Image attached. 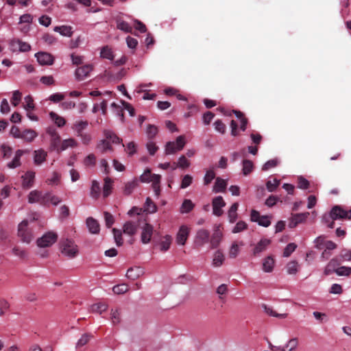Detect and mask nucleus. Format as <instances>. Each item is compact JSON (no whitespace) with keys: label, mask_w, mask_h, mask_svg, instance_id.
Returning <instances> with one entry per match:
<instances>
[{"label":"nucleus","mask_w":351,"mask_h":351,"mask_svg":"<svg viewBox=\"0 0 351 351\" xmlns=\"http://www.w3.org/2000/svg\"><path fill=\"white\" fill-rule=\"evenodd\" d=\"M106 309H107V305L104 303L95 304L91 306V311L93 312L99 313L100 314L102 312L106 311Z\"/></svg>","instance_id":"bf43d9fd"},{"label":"nucleus","mask_w":351,"mask_h":351,"mask_svg":"<svg viewBox=\"0 0 351 351\" xmlns=\"http://www.w3.org/2000/svg\"><path fill=\"white\" fill-rule=\"evenodd\" d=\"M178 163L179 167L182 169H186L191 165L190 161L184 155L179 158Z\"/></svg>","instance_id":"0e129e2a"},{"label":"nucleus","mask_w":351,"mask_h":351,"mask_svg":"<svg viewBox=\"0 0 351 351\" xmlns=\"http://www.w3.org/2000/svg\"><path fill=\"white\" fill-rule=\"evenodd\" d=\"M247 228V224L243 221H239L237 223L232 232L233 233H239L246 230Z\"/></svg>","instance_id":"864d4df0"},{"label":"nucleus","mask_w":351,"mask_h":351,"mask_svg":"<svg viewBox=\"0 0 351 351\" xmlns=\"http://www.w3.org/2000/svg\"><path fill=\"white\" fill-rule=\"evenodd\" d=\"M225 257L223 254L219 250H218L214 254L213 265L214 267H220L223 263Z\"/></svg>","instance_id":"f704fd0d"},{"label":"nucleus","mask_w":351,"mask_h":351,"mask_svg":"<svg viewBox=\"0 0 351 351\" xmlns=\"http://www.w3.org/2000/svg\"><path fill=\"white\" fill-rule=\"evenodd\" d=\"M250 219L252 221L257 222L258 225L263 227H268L271 224L270 217L269 216H261L259 212L256 210H252Z\"/></svg>","instance_id":"423d86ee"},{"label":"nucleus","mask_w":351,"mask_h":351,"mask_svg":"<svg viewBox=\"0 0 351 351\" xmlns=\"http://www.w3.org/2000/svg\"><path fill=\"white\" fill-rule=\"evenodd\" d=\"M296 247L297 245L295 243H289L284 250L283 256L289 257L295 250Z\"/></svg>","instance_id":"680f3d73"},{"label":"nucleus","mask_w":351,"mask_h":351,"mask_svg":"<svg viewBox=\"0 0 351 351\" xmlns=\"http://www.w3.org/2000/svg\"><path fill=\"white\" fill-rule=\"evenodd\" d=\"M146 133H147V137L149 139H152L158 134V128L154 125L149 124L147 125V128L146 130Z\"/></svg>","instance_id":"49530a36"},{"label":"nucleus","mask_w":351,"mask_h":351,"mask_svg":"<svg viewBox=\"0 0 351 351\" xmlns=\"http://www.w3.org/2000/svg\"><path fill=\"white\" fill-rule=\"evenodd\" d=\"M160 180L161 176H154V182L152 184L153 190L155 193L156 197H159L160 194Z\"/></svg>","instance_id":"37998d69"},{"label":"nucleus","mask_w":351,"mask_h":351,"mask_svg":"<svg viewBox=\"0 0 351 351\" xmlns=\"http://www.w3.org/2000/svg\"><path fill=\"white\" fill-rule=\"evenodd\" d=\"M23 154V152L22 150H20V149L17 150L16 152L14 158L10 162H9L8 164V167L9 168L13 169V168H16V167L20 166L21 165L20 159H21V157L22 156Z\"/></svg>","instance_id":"72a5a7b5"},{"label":"nucleus","mask_w":351,"mask_h":351,"mask_svg":"<svg viewBox=\"0 0 351 351\" xmlns=\"http://www.w3.org/2000/svg\"><path fill=\"white\" fill-rule=\"evenodd\" d=\"M347 214V210L339 206H335L330 213L329 217L333 220L346 219Z\"/></svg>","instance_id":"2eb2a0df"},{"label":"nucleus","mask_w":351,"mask_h":351,"mask_svg":"<svg viewBox=\"0 0 351 351\" xmlns=\"http://www.w3.org/2000/svg\"><path fill=\"white\" fill-rule=\"evenodd\" d=\"M271 241L267 239H261L255 246L253 250L254 256H258L260 253L266 250L267 247L270 244Z\"/></svg>","instance_id":"f3484780"},{"label":"nucleus","mask_w":351,"mask_h":351,"mask_svg":"<svg viewBox=\"0 0 351 351\" xmlns=\"http://www.w3.org/2000/svg\"><path fill=\"white\" fill-rule=\"evenodd\" d=\"M254 169V165L253 162L251 160H243V173L245 176H247L250 174Z\"/></svg>","instance_id":"a19ab883"},{"label":"nucleus","mask_w":351,"mask_h":351,"mask_svg":"<svg viewBox=\"0 0 351 351\" xmlns=\"http://www.w3.org/2000/svg\"><path fill=\"white\" fill-rule=\"evenodd\" d=\"M263 308L265 309V311L267 314H268L270 316L284 319L287 317V313H277L276 311L273 310L271 307L267 306L265 304H263Z\"/></svg>","instance_id":"ea45409f"},{"label":"nucleus","mask_w":351,"mask_h":351,"mask_svg":"<svg viewBox=\"0 0 351 351\" xmlns=\"http://www.w3.org/2000/svg\"><path fill=\"white\" fill-rule=\"evenodd\" d=\"M222 233L219 230V228H217L215 230L213 234L211 236L210 243V247L212 249L217 248L218 245H219L221 239H222Z\"/></svg>","instance_id":"a211bd4d"},{"label":"nucleus","mask_w":351,"mask_h":351,"mask_svg":"<svg viewBox=\"0 0 351 351\" xmlns=\"http://www.w3.org/2000/svg\"><path fill=\"white\" fill-rule=\"evenodd\" d=\"M86 226L91 234H98L100 230L99 223L93 217H88L86 219Z\"/></svg>","instance_id":"6ab92c4d"},{"label":"nucleus","mask_w":351,"mask_h":351,"mask_svg":"<svg viewBox=\"0 0 351 351\" xmlns=\"http://www.w3.org/2000/svg\"><path fill=\"white\" fill-rule=\"evenodd\" d=\"M227 186V182L221 178H217L213 186V191L215 193L223 192Z\"/></svg>","instance_id":"393cba45"},{"label":"nucleus","mask_w":351,"mask_h":351,"mask_svg":"<svg viewBox=\"0 0 351 351\" xmlns=\"http://www.w3.org/2000/svg\"><path fill=\"white\" fill-rule=\"evenodd\" d=\"M101 57L112 60L114 58L113 52L108 46L104 47L101 51Z\"/></svg>","instance_id":"c03bdc74"},{"label":"nucleus","mask_w":351,"mask_h":351,"mask_svg":"<svg viewBox=\"0 0 351 351\" xmlns=\"http://www.w3.org/2000/svg\"><path fill=\"white\" fill-rule=\"evenodd\" d=\"M22 186L25 189H28L34 185L35 172L33 171H27L23 176H22Z\"/></svg>","instance_id":"ddd939ff"},{"label":"nucleus","mask_w":351,"mask_h":351,"mask_svg":"<svg viewBox=\"0 0 351 351\" xmlns=\"http://www.w3.org/2000/svg\"><path fill=\"white\" fill-rule=\"evenodd\" d=\"M100 186L97 181L93 180L90 189V196L93 198L97 199L100 195Z\"/></svg>","instance_id":"58836bf2"},{"label":"nucleus","mask_w":351,"mask_h":351,"mask_svg":"<svg viewBox=\"0 0 351 351\" xmlns=\"http://www.w3.org/2000/svg\"><path fill=\"white\" fill-rule=\"evenodd\" d=\"M49 117L51 119V120L56 123V125L59 128H62L66 124L65 119L62 117L59 116L54 112H49Z\"/></svg>","instance_id":"2f4dec72"},{"label":"nucleus","mask_w":351,"mask_h":351,"mask_svg":"<svg viewBox=\"0 0 351 351\" xmlns=\"http://www.w3.org/2000/svg\"><path fill=\"white\" fill-rule=\"evenodd\" d=\"M309 216V213H302L298 214H292L289 219V227L290 228H295L298 224L306 221Z\"/></svg>","instance_id":"0eeeda50"},{"label":"nucleus","mask_w":351,"mask_h":351,"mask_svg":"<svg viewBox=\"0 0 351 351\" xmlns=\"http://www.w3.org/2000/svg\"><path fill=\"white\" fill-rule=\"evenodd\" d=\"M160 176L159 174L152 173L150 169H147L145 170L143 173L140 176V180L141 182L149 183L152 182V184L154 182V176Z\"/></svg>","instance_id":"4be33fe9"},{"label":"nucleus","mask_w":351,"mask_h":351,"mask_svg":"<svg viewBox=\"0 0 351 351\" xmlns=\"http://www.w3.org/2000/svg\"><path fill=\"white\" fill-rule=\"evenodd\" d=\"M138 186V181L137 180L134 179L132 181L128 182L125 183L124 189H123V193L126 195H130L133 191Z\"/></svg>","instance_id":"473e14b6"},{"label":"nucleus","mask_w":351,"mask_h":351,"mask_svg":"<svg viewBox=\"0 0 351 351\" xmlns=\"http://www.w3.org/2000/svg\"><path fill=\"white\" fill-rule=\"evenodd\" d=\"M47 133L50 136L51 145L54 149L59 150L60 136L54 126H50L47 129Z\"/></svg>","instance_id":"6e6552de"},{"label":"nucleus","mask_w":351,"mask_h":351,"mask_svg":"<svg viewBox=\"0 0 351 351\" xmlns=\"http://www.w3.org/2000/svg\"><path fill=\"white\" fill-rule=\"evenodd\" d=\"M112 291L115 294H123L128 291V286L126 284H121L113 287Z\"/></svg>","instance_id":"603ef678"},{"label":"nucleus","mask_w":351,"mask_h":351,"mask_svg":"<svg viewBox=\"0 0 351 351\" xmlns=\"http://www.w3.org/2000/svg\"><path fill=\"white\" fill-rule=\"evenodd\" d=\"M139 223L140 222H138V221H129L125 222L123 227V232L130 236L135 234Z\"/></svg>","instance_id":"dca6fc26"},{"label":"nucleus","mask_w":351,"mask_h":351,"mask_svg":"<svg viewBox=\"0 0 351 351\" xmlns=\"http://www.w3.org/2000/svg\"><path fill=\"white\" fill-rule=\"evenodd\" d=\"M194 207L195 204L192 202L191 199H184L180 208V213H189L194 208Z\"/></svg>","instance_id":"c9c22d12"},{"label":"nucleus","mask_w":351,"mask_h":351,"mask_svg":"<svg viewBox=\"0 0 351 351\" xmlns=\"http://www.w3.org/2000/svg\"><path fill=\"white\" fill-rule=\"evenodd\" d=\"M91 337L92 335H90V334H84L78 340L77 343V347L80 348L85 346L90 340Z\"/></svg>","instance_id":"e2e57ef3"},{"label":"nucleus","mask_w":351,"mask_h":351,"mask_svg":"<svg viewBox=\"0 0 351 351\" xmlns=\"http://www.w3.org/2000/svg\"><path fill=\"white\" fill-rule=\"evenodd\" d=\"M298 345V340L297 338H293L289 341L287 344L286 345V350L287 351H295V349Z\"/></svg>","instance_id":"69168bd1"},{"label":"nucleus","mask_w":351,"mask_h":351,"mask_svg":"<svg viewBox=\"0 0 351 351\" xmlns=\"http://www.w3.org/2000/svg\"><path fill=\"white\" fill-rule=\"evenodd\" d=\"M190 230L186 226H181L176 235V243L178 245H184L188 239Z\"/></svg>","instance_id":"9d476101"},{"label":"nucleus","mask_w":351,"mask_h":351,"mask_svg":"<svg viewBox=\"0 0 351 351\" xmlns=\"http://www.w3.org/2000/svg\"><path fill=\"white\" fill-rule=\"evenodd\" d=\"M145 223L141 227V241L143 244H147L150 242L153 233L154 227L152 225L147 223L144 219Z\"/></svg>","instance_id":"39448f33"},{"label":"nucleus","mask_w":351,"mask_h":351,"mask_svg":"<svg viewBox=\"0 0 351 351\" xmlns=\"http://www.w3.org/2000/svg\"><path fill=\"white\" fill-rule=\"evenodd\" d=\"M47 156V152L43 149L36 150L34 152V162L36 165H41Z\"/></svg>","instance_id":"aec40b11"},{"label":"nucleus","mask_w":351,"mask_h":351,"mask_svg":"<svg viewBox=\"0 0 351 351\" xmlns=\"http://www.w3.org/2000/svg\"><path fill=\"white\" fill-rule=\"evenodd\" d=\"M104 135L107 139L110 141L112 143L119 144L120 143L122 140L117 136L116 134L112 132V131L107 130L104 132Z\"/></svg>","instance_id":"79ce46f5"},{"label":"nucleus","mask_w":351,"mask_h":351,"mask_svg":"<svg viewBox=\"0 0 351 351\" xmlns=\"http://www.w3.org/2000/svg\"><path fill=\"white\" fill-rule=\"evenodd\" d=\"M117 27L125 32H132V27L121 18L117 19Z\"/></svg>","instance_id":"e433bc0d"},{"label":"nucleus","mask_w":351,"mask_h":351,"mask_svg":"<svg viewBox=\"0 0 351 351\" xmlns=\"http://www.w3.org/2000/svg\"><path fill=\"white\" fill-rule=\"evenodd\" d=\"M77 146V142L74 138H70L68 139L64 140L62 142L60 143L59 150L58 152L64 151L69 147H74Z\"/></svg>","instance_id":"a878e982"},{"label":"nucleus","mask_w":351,"mask_h":351,"mask_svg":"<svg viewBox=\"0 0 351 351\" xmlns=\"http://www.w3.org/2000/svg\"><path fill=\"white\" fill-rule=\"evenodd\" d=\"M210 237V232L205 229H200L197 232L195 243L198 246H203L208 243Z\"/></svg>","instance_id":"9b49d317"},{"label":"nucleus","mask_w":351,"mask_h":351,"mask_svg":"<svg viewBox=\"0 0 351 351\" xmlns=\"http://www.w3.org/2000/svg\"><path fill=\"white\" fill-rule=\"evenodd\" d=\"M280 184V180L274 178L272 180H268L266 183L267 189L269 192H274L278 188Z\"/></svg>","instance_id":"de8ad7c7"},{"label":"nucleus","mask_w":351,"mask_h":351,"mask_svg":"<svg viewBox=\"0 0 351 351\" xmlns=\"http://www.w3.org/2000/svg\"><path fill=\"white\" fill-rule=\"evenodd\" d=\"M18 237L23 243L29 244L33 239V232L31 228L28 227V221H22L18 226Z\"/></svg>","instance_id":"f03ea898"},{"label":"nucleus","mask_w":351,"mask_h":351,"mask_svg":"<svg viewBox=\"0 0 351 351\" xmlns=\"http://www.w3.org/2000/svg\"><path fill=\"white\" fill-rule=\"evenodd\" d=\"M93 71V66L91 64H86L82 66L78 67L75 71V77L77 80H84L86 78L89 73Z\"/></svg>","instance_id":"f8f14e48"},{"label":"nucleus","mask_w":351,"mask_h":351,"mask_svg":"<svg viewBox=\"0 0 351 351\" xmlns=\"http://www.w3.org/2000/svg\"><path fill=\"white\" fill-rule=\"evenodd\" d=\"M12 252L15 256H19L21 258H25L27 256L26 251L19 246H14L12 248Z\"/></svg>","instance_id":"338daca9"},{"label":"nucleus","mask_w":351,"mask_h":351,"mask_svg":"<svg viewBox=\"0 0 351 351\" xmlns=\"http://www.w3.org/2000/svg\"><path fill=\"white\" fill-rule=\"evenodd\" d=\"M60 245L61 252L69 258H75L79 253L78 247L72 239H62Z\"/></svg>","instance_id":"f257e3e1"},{"label":"nucleus","mask_w":351,"mask_h":351,"mask_svg":"<svg viewBox=\"0 0 351 351\" xmlns=\"http://www.w3.org/2000/svg\"><path fill=\"white\" fill-rule=\"evenodd\" d=\"M338 276H349L351 274V267L342 266L335 270Z\"/></svg>","instance_id":"052dcab7"},{"label":"nucleus","mask_w":351,"mask_h":351,"mask_svg":"<svg viewBox=\"0 0 351 351\" xmlns=\"http://www.w3.org/2000/svg\"><path fill=\"white\" fill-rule=\"evenodd\" d=\"M239 207V204L237 202L234 203L230 208L228 212V217L229 222L231 223H234L237 219V209Z\"/></svg>","instance_id":"5701e85b"},{"label":"nucleus","mask_w":351,"mask_h":351,"mask_svg":"<svg viewBox=\"0 0 351 351\" xmlns=\"http://www.w3.org/2000/svg\"><path fill=\"white\" fill-rule=\"evenodd\" d=\"M193 181V177L190 175H185L182 180L180 187L182 189H185L189 186Z\"/></svg>","instance_id":"774afa93"},{"label":"nucleus","mask_w":351,"mask_h":351,"mask_svg":"<svg viewBox=\"0 0 351 351\" xmlns=\"http://www.w3.org/2000/svg\"><path fill=\"white\" fill-rule=\"evenodd\" d=\"M11 45L14 50L18 48L20 51L26 52L29 51L31 49V47L28 43L20 40H12Z\"/></svg>","instance_id":"412c9836"},{"label":"nucleus","mask_w":351,"mask_h":351,"mask_svg":"<svg viewBox=\"0 0 351 351\" xmlns=\"http://www.w3.org/2000/svg\"><path fill=\"white\" fill-rule=\"evenodd\" d=\"M213 213L215 216L219 217L223 214L222 208L226 206V202L221 196H217L213 198Z\"/></svg>","instance_id":"1a4fd4ad"},{"label":"nucleus","mask_w":351,"mask_h":351,"mask_svg":"<svg viewBox=\"0 0 351 351\" xmlns=\"http://www.w3.org/2000/svg\"><path fill=\"white\" fill-rule=\"evenodd\" d=\"M171 243V237L169 235L165 237L164 240H162L160 243V250L162 252H166L170 247V245Z\"/></svg>","instance_id":"a18cd8bd"},{"label":"nucleus","mask_w":351,"mask_h":351,"mask_svg":"<svg viewBox=\"0 0 351 351\" xmlns=\"http://www.w3.org/2000/svg\"><path fill=\"white\" fill-rule=\"evenodd\" d=\"M112 232L114 235V241L118 246H121L123 244L122 232L120 230L113 228Z\"/></svg>","instance_id":"3c124183"},{"label":"nucleus","mask_w":351,"mask_h":351,"mask_svg":"<svg viewBox=\"0 0 351 351\" xmlns=\"http://www.w3.org/2000/svg\"><path fill=\"white\" fill-rule=\"evenodd\" d=\"M111 320L114 325L118 324L121 322V312L119 309H112Z\"/></svg>","instance_id":"8fccbe9b"},{"label":"nucleus","mask_w":351,"mask_h":351,"mask_svg":"<svg viewBox=\"0 0 351 351\" xmlns=\"http://www.w3.org/2000/svg\"><path fill=\"white\" fill-rule=\"evenodd\" d=\"M58 239V234L53 232H48L42 237L37 239L36 243L38 247H47L53 245Z\"/></svg>","instance_id":"20e7f679"},{"label":"nucleus","mask_w":351,"mask_h":351,"mask_svg":"<svg viewBox=\"0 0 351 351\" xmlns=\"http://www.w3.org/2000/svg\"><path fill=\"white\" fill-rule=\"evenodd\" d=\"M215 178V173L213 169H209L206 171L204 178V185H208L211 183L213 179Z\"/></svg>","instance_id":"09e8293b"},{"label":"nucleus","mask_w":351,"mask_h":351,"mask_svg":"<svg viewBox=\"0 0 351 351\" xmlns=\"http://www.w3.org/2000/svg\"><path fill=\"white\" fill-rule=\"evenodd\" d=\"M143 274V269L141 267H131L128 269L126 276L132 280L138 278Z\"/></svg>","instance_id":"b1692460"},{"label":"nucleus","mask_w":351,"mask_h":351,"mask_svg":"<svg viewBox=\"0 0 351 351\" xmlns=\"http://www.w3.org/2000/svg\"><path fill=\"white\" fill-rule=\"evenodd\" d=\"M42 192L38 190L32 191L28 195V202L30 204L38 203L40 204Z\"/></svg>","instance_id":"c85d7f7f"},{"label":"nucleus","mask_w":351,"mask_h":351,"mask_svg":"<svg viewBox=\"0 0 351 351\" xmlns=\"http://www.w3.org/2000/svg\"><path fill=\"white\" fill-rule=\"evenodd\" d=\"M37 133L33 130H25L22 132L21 138L27 142H32L37 136Z\"/></svg>","instance_id":"7c9ffc66"},{"label":"nucleus","mask_w":351,"mask_h":351,"mask_svg":"<svg viewBox=\"0 0 351 351\" xmlns=\"http://www.w3.org/2000/svg\"><path fill=\"white\" fill-rule=\"evenodd\" d=\"M145 210L150 213H153L156 211V206L149 197H147L146 199Z\"/></svg>","instance_id":"4d7b16f0"},{"label":"nucleus","mask_w":351,"mask_h":351,"mask_svg":"<svg viewBox=\"0 0 351 351\" xmlns=\"http://www.w3.org/2000/svg\"><path fill=\"white\" fill-rule=\"evenodd\" d=\"M112 183V180L110 178L106 177L104 179V184L103 187V195L104 197H107L111 193Z\"/></svg>","instance_id":"4c0bfd02"},{"label":"nucleus","mask_w":351,"mask_h":351,"mask_svg":"<svg viewBox=\"0 0 351 351\" xmlns=\"http://www.w3.org/2000/svg\"><path fill=\"white\" fill-rule=\"evenodd\" d=\"M104 216L106 227L108 228H111V226L114 223V219L113 215L111 213L105 211L104 213Z\"/></svg>","instance_id":"5fc2aeb1"},{"label":"nucleus","mask_w":351,"mask_h":351,"mask_svg":"<svg viewBox=\"0 0 351 351\" xmlns=\"http://www.w3.org/2000/svg\"><path fill=\"white\" fill-rule=\"evenodd\" d=\"M88 125V122L87 121H76L73 124V129L77 133V135H80V134L84 133L83 131L86 129Z\"/></svg>","instance_id":"cd10ccee"},{"label":"nucleus","mask_w":351,"mask_h":351,"mask_svg":"<svg viewBox=\"0 0 351 351\" xmlns=\"http://www.w3.org/2000/svg\"><path fill=\"white\" fill-rule=\"evenodd\" d=\"M274 265V260L270 256H268L263 260V270L265 272L269 273L273 271Z\"/></svg>","instance_id":"bb28decb"},{"label":"nucleus","mask_w":351,"mask_h":351,"mask_svg":"<svg viewBox=\"0 0 351 351\" xmlns=\"http://www.w3.org/2000/svg\"><path fill=\"white\" fill-rule=\"evenodd\" d=\"M185 144L186 142L184 141V136H179L178 137H177L176 142L169 141L166 143L165 150V154H173L178 151L182 150L184 148Z\"/></svg>","instance_id":"7ed1b4c3"},{"label":"nucleus","mask_w":351,"mask_h":351,"mask_svg":"<svg viewBox=\"0 0 351 351\" xmlns=\"http://www.w3.org/2000/svg\"><path fill=\"white\" fill-rule=\"evenodd\" d=\"M37 61L41 65H51L53 63V56L47 52H38L36 54Z\"/></svg>","instance_id":"4468645a"},{"label":"nucleus","mask_w":351,"mask_h":351,"mask_svg":"<svg viewBox=\"0 0 351 351\" xmlns=\"http://www.w3.org/2000/svg\"><path fill=\"white\" fill-rule=\"evenodd\" d=\"M54 31L60 33L64 36L71 37L72 36V27L71 26L62 25L56 26L54 27Z\"/></svg>","instance_id":"c756f323"},{"label":"nucleus","mask_w":351,"mask_h":351,"mask_svg":"<svg viewBox=\"0 0 351 351\" xmlns=\"http://www.w3.org/2000/svg\"><path fill=\"white\" fill-rule=\"evenodd\" d=\"M298 263L296 261H291L287 265V271L289 274H295L298 271Z\"/></svg>","instance_id":"13d9d810"},{"label":"nucleus","mask_w":351,"mask_h":351,"mask_svg":"<svg viewBox=\"0 0 351 351\" xmlns=\"http://www.w3.org/2000/svg\"><path fill=\"white\" fill-rule=\"evenodd\" d=\"M279 163L277 158L271 159L266 162L262 167L263 171H267L271 168L276 167Z\"/></svg>","instance_id":"6e6d98bb"}]
</instances>
